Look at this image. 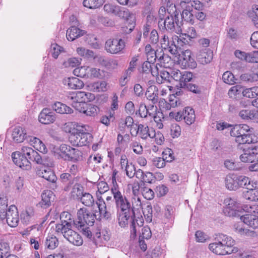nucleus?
Here are the masks:
<instances>
[{"label":"nucleus","mask_w":258,"mask_h":258,"mask_svg":"<svg viewBox=\"0 0 258 258\" xmlns=\"http://www.w3.org/2000/svg\"><path fill=\"white\" fill-rule=\"evenodd\" d=\"M235 243L231 237L220 234L215 238V242L209 244V248L218 255L235 254V258H253L252 256L242 253L237 247H233Z\"/></svg>","instance_id":"nucleus-1"},{"label":"nucleus","mask_w":258,"mask_h":258,"mask_svg":"<svg viewBox=\"0 0 258 258\" xmlns=\"http://www.w3.org/2000/svg\"><path fill=\"white\" fill-rule=\"evenodd\" d=\"M111 192L113 196L114 203L117 211L119 212H131V203L129 200L121 192L117 183H113L110 188Z\"/></svg>","instance_id":"nucleus-2"},{"label":"nucleus","mask_w":258,"mask_h":258,"mask_svg":"<svg viewBox=\"0 0 258 258\" xmlns=\"http://www.w3.org/2000/svg\"><path fill=\"white\" fill-rule=\"evenodd\" d=\"M169 16L166 18L159 20L158 26L161 31H167L172 32L175 30L176 26H178V13L176 11L175 6H172L168 10Z\"/></svg>","instance_id":"nucleus-3"},{"label":"nucleus","mask_w":258,"mask_h":258,"mask_svg":"<svg viewBox=\"0 0 258 258\" xmlns=\"http://www.w3.org/2000/svg\"><path fill=\"white\" fill-rule=\"evenodd\" d=\"M72 227H66L58 225L55 227V232L57 234H61L63 237L71 243L76 246H80L83 244L82 237L72 229Z\"/></svg>","instance_id":"nucleus-4"},{"label":"nucleus","mask_w":258,"mask_h":258,"mask_svg":"<svg viewBox=\"0 0 258 258\" xmlns=\"http://www.w3.org/2000/svg\"><path fill=\"white\" fill-rule=\"evenodd\" d=\"M0 218L2 220H6L8 224L12 227L18 225L19 217L17 207L15 205L10 206L8 210L0 211Z\"/></svg>","instance_id":"nucleus-5"},{"label":"nucleus","mask_w":258,"mask_h":258,"mask_svg":"<svg viewBox=\"0 0 258 258\" xmlns=\"http://www.w3.org/2000/svg\"><path fill=\"white\" fill-rule=\"evenodd\" d=\"M94 217L95 215L86 209L81 208L77 212V219L75 226H92L95 221Z\"/></svg>","instance_id":"nucleus-6"},{"label":"nucleus","mask_w":258,"mask_h":258,"mask_svg":"<svg viewBox=\"0 0 258 258\" xmlns=\"http://www.w3.org/2000/svg\"><path fill=\"white\" fill-rule=\"evenodd\" d=\"M66 97V100L70 103H85L91 101L95 99V96L93 94L83 91L70 92Z\"/></svg>","instance_id":"nucleus-7"},{"label":"nucleus","mask_w":258,"mask_h":258,"mask_svg":"<svg viewBox=\"0 0 258 258\" xmlns=\"http://www.w3.org/2000/svg\"><path fill=\"white\" fill-rule=\"evenodd\" d=\"M224 207L223 212L224 214L229 217L240 216L238 214L240 211L243 210V206H241L240 204L231 198H226L224 201Z\"/></svg>","instance_id":"nucleus-8"},{"label":"nucleus","mask_w":258,"mask_h":258,"mask_svg":"<svg viewBox=\"0 0 258 258\" xmlns=\"http://www.w3.org/2000/svg\"><path fill=\"white\" fill-rule=\"evenodd\" d=\"M125 47V43L122 39L110 38L105 44L106 51L111 54H119Z\"/></svg>","instance_id":"nucleus-9"},{"label":"nucleus","mask_w":258,"mask_h":258,"mask_svg":"<svg viewBox=\"0 0 258 258\" xmlns=\"http://www.w3.org/2000/svg\"><path fill=\"white\" fill-rule=\"evenodd\" d=\"M179 56V63L184 68L195 69L197 62L191 56V51L189 49L181 51Z\"/></svg>","instance_id":"nucleus-10"},{"label":"nucleus","mask_w":258,"mask_h":258,"mask_svg":"<svg viewBox=\"0 0 258 258\" xmlns=\"http://www.w3.org/2000/svg\"><path fill=\"white\" fill-rule=\"evenodd\" d=\"M12 158L14 163L19 167L28 170L31 168V162L29 159L21 152L17 151L12 154Z\"/></svg>","instance_id":"nucleus-11"},{"label":"nucleus","mask_w":258,"mask_h":258,"mask_svg":"<svg viewBox=\"0 0 258 258\" xmlns=\"http://www.w3.org/2000/svg\"><path fill=\"white\" fill-rule=\"evenodd\" d=\"M87 127H88V126L86 125H81L77 123V130L80 135V147L86 146L92 141V136L88 132L89 131Z\"/></svg>","instance_id":"nucleus-12"},{"label":"nucleus","mask_w":258,"mask_h":258,"mask_svg":"<svg viewBox=\"0 0 258 258\" xmlns=\"http://www.w3.org/2000/svg\"><path fill=\"white\" fill-rule=\"evenodd\" d=\"M55 114L50 109L43 108L39 115V121L42 124H48L55 121Z\"/></svg>","instance_id":"nucleus-13"},{"label":"nucleus","mask_w":258,"mask_h":258,"mask_svg":"<svg viewBox=\"0 0 258 258\" xmlns=\"http://www.w3.org/2000/svg\"><path fill=\"white\" fill-rule=\"evenodd\" d=\"M132 128L131 130V134L132 135H136L139 134L140 137L143 139H147L148 137L150 138H153L154 136L155 135V131L151 128L149 129L148 126H145L143 124H140L138 125V130L136 131V129H135V134H133V131H132Z\"/></svg>","instance_id":"nucleus-14"},{"label":"nucleus","mask_w":258,"mask_h":258,"mask_svg":"<svg viewBox=\"0 0 258 258\" xmlns=\"http://www.w3.org/2000/svg\"><path fill=\"white\" fill-rule=\"evenodd\" d=\"M249 130V126L246 124H237L230 129V133L231 136L236 137L235 140L237 142L238 138H241Z\"/></svg>","instance_id":"nucleus-15"},{"label":"nucleus","mask_w":258,"mask_h":258,"mask_svg":"<svg viewBox=\"0 0 258 258\" xmlns=\"http://www.w3.org/2000/svg\"><path fill=\"white\" fill-rule=\"evenodd\" d=\"M143 221L142 218L137 217L136 215H132L130 224L131 237L135 238L137 236V231L143 225Z\"/></svg>","instance_id":"nucleus-16"},{"label":"nucleus","mask_w":258,"mask_h":258,"mask_svg":"<svg viewBox=\"0 0 258 258\" xmlns=\"http://www.w3.org/2000/svg\"><path fill=\"white\" fill-rule=\"evenodd\" d=\"M37 174L39 176L52 183L55 182L57 180L55 174L50 167L40 168L37 170Z\"/></svg>","instance_id":"nucleus-17"},{"label":"nucleus","mask_w":258,"mask_h":258,"mask_svg":"<svg viewBox=\"0 0 258 258\" xmlns=\"http://www.w3.org/2000/svg\"><path fill=\"white\" fill-rule=\"evenodd\" d=\"M213 51L210 49H204L200 50L197 55L198 61L202 64L210 63L213 59Z\"/></svg>","instance_id":"nucleus-18"},{"label":"nucleus","mask_w":258,"mask_h":258,"mask_svg":"<svg viewBox=\"0 0 258 258\" xmlns=\"http://www.w3.org/2000/svg\"><path fill=\"white\" fill-rule=\"evenodd\" d=\"M256 148L248 149L243 151L240 156V159L243 162L252 163L255 159H257L258 152H256Z\"/></svg>","instance_id":"nucleus-19"},{"label":"nucleus","mask_w":258,"mask_h":258,"mask_svg":"<svg viewBox=\"0 0 258 258\" xmlns=\"http://www.w3.org/2000/svg\"><path fill=\"white\" fill-rule=\"evenodd\" d=\"M26 131L24 127L16 126L13 131L12 137L13 141L16 143H22L26 138Z\"/></svg>","instance_id":"nucleus-20"},{"label":"nucleus","mask_w":258,"mask_h":258,"mask_svg":"<svg viewBox=\"0 0 258 258\" xmlns=\"http://www.w3.org/2000/svg\"><path fill=\"white\" fill-rule=\"evenodd\" d=\"M42 200L38 205L44 209L49 207L51 201L54 199L53 193L49 190L44 191L41 195Z\"/></svg>","instance_id":"nucleus-21"},{"label":"nucleus","mask_w":258,"mask_h":258,"mask_svg":"<svg viewBox=\"0 0 258 258\" xmlns=\"http://www.w3.org/2000/svg\"><path fill=\"white\" fill-rule=\"evenodd\" d=\"M98 208L100 216L102 218L108 221L111 220L113 205H111L110 203H106V204L102 205Z\"/></svg>","instance_id":"nucleus-22"},{"label":"nucleus","mask_w":258,"mask_h":258,"mask_svg":"<svg viewBox=\"0 0 258 258\" xmlns=\"http://www.w3.org/2000/svg\"><path fill=\"white\" fill-rule=\"evenodd\" d=\"M241 221L253 229L258 228V216L252 214L240 216Z\"/></svg>","instance_id":"nucleus-23"},{"label":"nucleus","mask_w":258,"mask_h":258,"mask_svg":"<svg viewBox=\"0 0 258 258\" xmlns=\"http://www.w3.org/2000/svg\"><path fill=\"white\" fill-rule=\"evenodd\" d=\"M72 215L68 212H63L60 214V219L61 220L60 224H57L55 227L58 225L64 226V227H72V225H75L76 221L72 218Z\"/></svg>","instance_id":"nucleus-24"},{"label":"nucleus","mask_w":258,"mask_h":258,"mask_svg":"<svg viewBox=\"0 0 258 258\" xmlns=\"http://www.w3.org/2000/svg\"><path fill=\"white\" fill-rule=\"evenodd\" d=\"M115 16H117L122 19H124L129 23H133L135 21V15L133 13L130 12L128 10L121 9L118 7Z\"/></svg>","instance_id":"nucleus-25"},{"label":"nucleus","mask_w":258,"mask_h":258,"mask_svg":"<svg viewBox=\"0 0 258 258\" xmlns=\"http://www.w3.org/2000/svg\"><path fill=\"white\" fill-rule=\"evenodd\" d=\"M85 34V31L75 26H72L67 31L66 36L69 41H73Z\"/></svg>","instance_id":"nucleus-26"},{"label":"nucleus","mask_w":258,"mask_h":258,"mask_svg":"<svg viewBox=\"0 0 258 258\" xmlns=\"http://www.w3.org/2000/svg\"><path fill=\"white\" fill-rule=\"evenodd\" d=\"M226 187L230 190H235L238 188L237 175L231 174L227 175L225 178Z\"/></svg>","instance_id":"nucleus-27"},{"label":"nucleus","mask_w":258,"mask_h":258,"mask_svg":"<svg viewBox=\"0 0 258 258\" xmlns=\"http://www.w3.org/2000/svg\"><path fill=\"white\" fill-rule=\"evenodd\" d=\"M21 153L26 156L30 161L35 162L36 159H38L37 157H39V153L30 147H22Z\"/></svg>","instance_id":"nucleus-28"},{"label":"nucleus","mask_w":258,"mask_h":258,"mask_svg":"<svg viewBox=\"0 0 258 258\" xmlns=\"http://www.w3.org/2000/svg\"><path fill=\"white\" fill-rule=\"evenodd\" d=\"M52 107L57 113L60 114H71L73 112V110L71 107L60 102L54 103Z\"/></svg>","instance_id":"nucleus-29"},{"label":"nucleus","mask_w":258,"mask_h":258,"mask_svg":"<svg viewBox=\"0 0 258 258\" xmlns=\"http://www.w3.org/2000/svg\"><path fill=\"white\" fill-rule=\"evenodd\" d=\"M196 116L194 110L189 107H187L184 110L183 119L185 123L188 125H190L195 121Z\"/></svg>","instance_id":"nucleus-30"},{"label":"nucleus","mask_w":258,"mask_h":258,"mask_svg":"<svg viewBox=\"0 0 258 258\" xmlns=\"http://www.w3.org/2000/svg\"><path fill=\"white\" fill-rule=\"evenodd\" d=\"M58 240L55 236L53 235H48L44 241L45 248L49 249H54L58 245Z\"/></svg>","instance_id":"nucleus-31"},{"label":"nucleus","mask_w":258,"mask_h":258,"mask_svg":"<svg viewBox=\"0 0 258 258\" xmlns=\"http://www.w3.org/2000/svg\"><path fill=\"white\" fill-rule=\"evenodd\" d=\"M77 130V123L74 125L73 128L69 131L70 135L69 141L72 145L74 146H80V135Z\"/></svg>","instance_id":"nucleus-32"},{"label":"nucleus","mask_w":258,"mask_h":258,"mask_svg":"<svg viewBox=\"0 0 258 258\" xmlns=\"http://www.w3.org/2000/svg\"><path fill=\"white\" fill-rule=\"evenodd\" d=\"M35 212L33 207H29L21 214V220L24 223L27 224L34 216Z\"/></svg>","instance_id":"nucleus-33"},{"label":"nucleus","mask_w":258,"mask_h":258,"mask_svg":"<svg viewBox=\"0 0 258 258\" xmlns=\"http://www.w3.org/2000/svg\"><path fill=\"white\" fill-rule=\"evenodd\" d=\"M88 87L93 92H104L107 90V83L105 81L96 82L89 84Z\"/></svg>","instance_id":"nucleus-34"},{"label":"nucleus","mask_w":258,"mask_h":258,"mask_svg":"<svg viewBox=\"0 0 258 258\" xmlns=\"http://www.w3.org/2000/svg\"><path fill=\"white\" fill-rule=\"evenodd\" d=\"M146 96L149 100L155 104L158 101V89L156 87H150L146 92Z\"/></svg>","instance_id":"nucleus-35"},{"label":"nucleus","mask_w":258,"mask_h":258,"mask_svg":"<svg viewBox=\"0 0 258 258\" xmlns=\"http://www.w3.org/2000/svg\"><path fill=\"white\" fill-rule=\"evenodd\" d=\"M60 178L62 182L67 183L68 185L64 187L65 191H68L70 187L74 183L75 178L70 173L68 172L63 173L60 176Z\"/></svg>","instance_id":"nucleus-36"},{"label":"nucleus","mask_w":258,"mask_h":258,"mask_svg":"<svg viewBox=\"0 0 258 258\" xmlns=\"http://www.w3.org/2000/svg\"><path fill=\"white\" fill-rule=\"evenodd\" d=\"M132 215H136V212L142 209V204L140 198L139 197H132L131 199Z\"/></svg>","instance_id":"nucleus-37"},{"label":"nucleus","mask_w":258,"mask_h":258,"mask_svg":"<svg viewBox=\"0 0 258 258\" xmlns=\"http://www.w3.org/2000/svg\"><path fill=\"white\" fill-rule=\"evenodd\" d=\"M132 214L131 212H120L118 221L119 226L121 227H125L128 224V221L131 219Z\"/></svg>","instance_id":"nucleus-38"},{"label":"nucleus","mask_w":258,"mask_h":258,"mask_svg":"<svg viewBox=\"0 0 258 258\" xmlns=\"http://www.w3.org/2000/svg\"><path fill=\"white\" fill-rule=\"evenodd\" d=\"M241 221L240 223L235 224L234 225V229L236 232L239 233L242 236H251L254 234L252 231L245 229L243 226Z\"/></svg>","instance_id":"nucleus-39"},{"label":"nucleus","mask_w":258,"mask_h":258,"mask_svg":"<svg viewBox=\"0 0 258 258\" xmlns=\"http://www.w3.org/2000/svg\"><path fill=\"white\" fill-rule=\"evenodd\" d=\"M38 159L36 160L35 163L42 165L41 168H48L53 166V164L51 159L47 156H41L39 154Z\"/></svg>","instance_id":"nucleus-40"},{"label":"nucleus","mask_w":258,"mask_h":258,"mask_svg":"<svg viewBox=\"0 0 258 258\" xmlns=\"http://www.w3.org/2000/svg\"><path fill=\"white\" fill-rule=\"evenodd\" d=\"M68 85L70 88L73 89H80L84 87L83 81L75 77L69 78Z\"/></svg>","instance_id":"nucleus-41"},{"label":"nucleus","mask_w":258,"mask_h":258,"mask_svg":"<svg viewBox=\"0 0 258 258\" xmlns=\"http://www.w3.org/2000/svg\"><path fill=\"white\" fill-rule=\"evenodd\" d=\"M182 18L191 24L195 23L194 20V14L191 13V8L190 6H187L185 7L181 14Z\"/></svg>","instance_id":"nucleus-42"},{"label":"nucleus","mask_w":258,"mask_h":258,"mask_svg":"<svg viewBox=\"0 0 258 258\" xmlns=\"http://www.w3.org/2000/svg\"><path fill=\"white\" fill-rule=\"evenodd\" d=\"M104 0H84L83 5L89 9H97L101 6Z\"/></svg>","instance_id":"nucleus-43"},{"label":"nucleus","mask_w":258,"mask_h":258,"mask_svg":"<svg viewBox=\"0 0 258 258\" xmlns=\"http://www.w3.org/2000/svg\"><path fill=\"white\" fill-rule=\"evenodd\" d=\"M145 51L147 55V59L151 62H154L158 58V54L151 47L150 44L146 46Z\"/></svg>","instance_id":"nucleus-44"},{"label":"nucleus","mask_w":258,"mask_h":258,"mask_svg":"<svg viewBox=\"0 0 258 258\" xmlns=\"http://www.w3.org/2000/svg\"><path fill=\"white\" fill-rule=\"evenodd\" d=\"M99 60L101 64L108 69H114L118 66V62L114 59H108L104 57H100Z\"/></svg>","instance_id":"nucleus-45"},{"label":"nucleus","mask_w":258,"mask_h":258,"mask_svg":"<svg viewBox=\"0 0 258 258\" xmlns=\"http://www.w3.org/2000/svg\"><path fill=\"white\" fill-rule=\"evenodd\" d=\"M81 157V152L78 149L72 147L66 161L77 162L80 159Z\"/></svg>","instance_id":"nucleus-46"},{"label":"nucleus","mask_w":258,"mask_h":258,"mask_svg":"<svg viewBox=\"0 0 258 258\" xmlns=\"http://www.w3.org/2000/svg\"><path fill=\"white\" fill-rule=\"evenodd\" d=\"M79 55L86 58H95V56L92 50L86 49L84 47H79L77 49Z\"/></svg>","instance_id":"nucleus-47"},{"label":"nucleus","mask_w":258,"mask_h":258,"mask_svg":"<svg viewBox=\"0 0 258 258\" xmlns=\"http://www.w3.org/2000/svg\"><path fill=\"white\" fill-rule=\"evenodd\" d=\"M80 200L82 203L87 207L92 206L94 203L93 196L89 193L83 194Z\"/></svg>","instance_id":"nucleus-48"},{"label":"nucleus","mask_w":258,"mask_h":258,"mask_svg":"<svg viewBox=\"0 0 258 258\" xmlns=\"http://www.w3.org/2000/svg\"><path fill=\"white\" fill-rule=\"evenodd\" d=\"M99 108L97 106L92 104H86L84 113L87 116H94L97 114Z\"/></svg>","instance_id":"nucleus-49"},{"label":"nucleus","mask_w":258,"mask_h":258,"mask_svg":"<svg viewBox=\"0 0 258 258\" xmlns=\"http://www.w3.org/2000/svg\"><path fill=\"white\" fill-rule=\"evenodd\" d=\"M10 250L9 243L1 240L0 241V258H4L10 254Z\"/></svg>","instance_id":"nucleus-50"},{"label":"nucleus","mask_w":258,"mask_h":258,"mask_svg":"<svg viewBox=\"0 0 258 258\" xmlns=\"http://www.w3.org/2000/svg\"><path fill=\"white\" fill-rule=\"evenodd\" d=\"M242 94L244 96L249 98L258 97V91L256 86L245 89L243 88Z\"/></svg>","instance_id":"nucleus-51"},{"label":"nucleus","mask_w":258,"mask_h":258,"mask_svg":"<svg viewBox=\"0 0 258 258\" xmlns=\"http://www.w3.org/2000/svg\"><path fill=\"white\" fill-rule=\"evenodd\" d=\"M72 147L66 144H62L59 147V154L60 157L66 161Z\"/></svg>","instance_id":"nucleus-52"},{"label":"nucleus","mask_w":258,"mask_h":258,"mask_svg":"<svg viewBox=\"0 0 258 258\" xmlns=\"http://www.w3.org/2000/svg\"><path fill=\"white\" fill-rule=\"evenodd\" d=\"M243 87L240 85H236L232 87L228 91V95L232 97L241 93H243Z\"/></svg>","instance_id":"nucleus-53"},{"label":"nucleus","mask_w":258,"mask_h":258,"mask_svg":"<svg viewBox=\"0 0 258 258\" xmlns=\"http://www.w3.org/2000/svg\"><path fill=\"white\" fill-rule=\"evenodd\" d=\"M142 212L147 221L151 222L153 217L152 207L150 204H148L145 208H142Z\"/></svg>","instance_id":"nucleus-54"},{"label":"nucleus","mask_w":258,"mask_h":258,"mask_svg":"<svg viewBox=\"0 0 258 258\" xmlns=\"http://www.w3.org/2000/svg\"><path fill=\"white\" fill-rule=\"evenodd\" d=\"M80 60L81 59L76 57L70 58L63 62V66L66 68L76 67L80 64Z\"/></svg>","instance_id":"nucleus-55"},{"label":"nucleus","mask_w":258,"mask_h":258,"mask_svg":"<svg viewBox=\"0 0 258 258\" xmlns=\"http://www.w3.org/2000/svg\"><path fill=\"white\" fill-rule=\"evenodd\" d=\"M172 6L175 5L174 4H169V5H167V7L165 6H162L160 8L159 10V20H163L166 18V17L169 16L168 14H170L168 13V10L171 8Z\"/></svg>","instance_id":"nucleus-56"},{"label":"nucleus","mask_w":258,"mask_h":258,"mask_svg":"<svg viewBox=\"0 0 258 258\" xmlns=\"http://www.w3.org/2000/svg\"><path fill=\"white\" fill-rule=\"evenodd\" d=\"M82 187L80 184H76L74 186L71 192L72 197L75 199L79 198L83 194Z\"/></svg>","instance_id":"nucleus-57"},{"label":"nucleus","mask_w":258,"mask_h":258,"mask_svg":"<svg viewBox=\"0 0 258 258\" xmlns=\"http://www.w3.org/2000/svg\"><path fill=\"white\" fill-rule=\"evenodd\" d=\"M182 75L181 76L182 79L180 80V85L182 87L185 86L187 82L191 81L192 78V74L191 73L186 71H183Z\"/></svg>","instance_id":"nucleus-58"},{"label":"nucleus","mask_w":258,"mask_h":258,"mask_svg":"<svg viewBox=\"0 0 258 258\" xmlns=\"http://www.w3.org/2000/svg\"><path fill=\"white\" fill-rule=\"evenodd\" d=\"M87 67L83 66L81 67L77 68L73 71L74 75L80 77L84 78L87 77Z\"/></svg>","instance_id":"nucleus-59"},{"label":"nucleus","mask_w":258,"mask_h":258,"mask_svg":"<svg viewBox=\"0 0 258 258\" xmlns=\"http://www.w3.org/2000/svg\"><path fill=\"white\" fill-rule=\"evenodd\" d=\"M196 240L197 242H205L209 239V236L203 231L198 230L195 233Z\"/></svg>","instance_id":"nucleus-60"},{"label":"nucleus","mask_w":258,"mask_h":258,"mask_svg":"<svg viewBox=\"0 0 258 258\" xmlns=\"http://www.w3.org/2000/svg\"><path fill=\"white\" fill-rule=\"evenodd\" d=\"M223 81L228 84L232 85L235 83L234 77L229 71L225 72L222 76Z\"/></svg>","instance_id":"nucleus-61"},{"label":"nucleus","mask_w":258,"mask_h":258,"mask_svg":"<svg viewBox=\"0 0 258 258\" xmlns=\"http://www.w3.org/2000/svg\"><path fill=\"white\" fill-rule=\"evenodd\" d=\"M143 196L148 200H151L154 198V192L150 188L144 187L142 189Z\"/></svg>","instance_id":"nucleus-62"},{"label":"nucleus","mask_w":258,"mask_h":258,"mask_svg":"<svg viewBox=\"0 0 258 258\" xmlns=\"http://www.w3.org/2000/svg\"><path fill=\"white\" fill-rule=\"evenodd\" d=\"M153 165L158 168H161L165 166L166 162L163 157H155L152 159Z\"/></svg>","instance_id":"nucleus-63"},{"label":"nucleus","mask_w":258,"mask_h":258,"mask_svg":"<svg viewBox=\"0 0 258 258\" xmlns=\"http://www.w3.org/2000/svg\"><path fill=\"white\" fill-rule=\"evenodd\" d=\"M162 157L165 162H170L174 159L173 155V151L171 149L167 148L165 149L162 153Z\"/></svg>","instance_id":"nucleus-64"}]
</instances>
